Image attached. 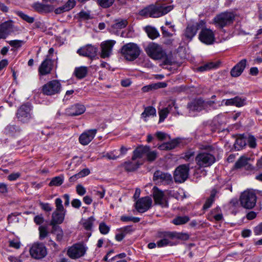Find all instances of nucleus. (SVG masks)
<instances>
[{
	"mask_svg": "<svg viewBox=\"0 0 262 262\" xmlns=\"http://www.w3.org/2000/svg\"><path fill=\"white\" fill-rule=\"evenodd\" d=\"M140 47L135 43H128L121 48V53L124 58L129 61L137 59L141 53Z\"/></svg>",
	"mask_w": 262,
	"mask_h": 262,
	"instance_id": "nucleus-1",
	"label": "nucleus"
},
{
	"mask_svg": "<svg viewBox=\"0 0 262 262\" xmlns=\"http://www.w3.org/2000/svg\"><path fill=\"white\" fill-rule=\"evenodd\" d=\"M239 200L242 207L250 209L255 206L257 196L254 190H247L241 194Z\"/></svg>",
	"mask_w": 262,
	"mask_h": 262,
	"instance_id": "nucleus-2",
	"label": "nucleus"
},
{
	"mask_svg": "<svg viewBox=\"0 0 262 262\" xmlns=\"http://www.w3.org/2000/svg\"><path fill=\"white\" fill-rule=\"evenodd\" d=\"M215 162V157L206 151H201L195 157V162L199 168L209 167Z\"/></svg>",
	"mask_w": 262,
	"mask_h": 262,
	"instance_id": "nucleus-3",
	"label": "nucleus"
},
{
	"mask_svg": "<svg viewBox=\"0 0 262 262\" xmlns=\"http://www.w3.org/2000/svg\"><path fill=\"white\" fill-rule=\"evenodd\" d=\"M235 14L231 12H225L217 15L213 19L215 25L223 28L233 23Z\"/></svg>",
	"mask_w": 262,
	"mask_h": 262,
	"instance_id": "nucleus-4",
	"label": "nucleus"
},
{
	"mask_svg": "<svg viewBox=\"0 0 262 262\" xmlns=\"http://www.w3.org/2000/svg\"><path fill=\"white\" fill-rule=\"evenodd\" d=\"M145 50L148 56L154 59H161L166 56V53L161 46L154 42L148 44Z\"/></svg>",
	"mask_w": 262,
	"mask_h": 262,
	"instance_id": "nucleus-5",
	"label": "nucleus"
},
{
	"mask_svg": "<svg viewBox=\"0 0 262 262\" xmlns=\"http://www.w3.org/2000/svg\"><path fill=\"white\" fill-rule=\"evenodd\" d=\"M156 237L160 239L157 242V246L159 248L172 245L171 240L174 239L173 232L159 231H158Z\"/></svg>",
	"mask_w": 262,
	"mask_h": 262,
	"instance_id": "nucleus-6",
	"label": "nucleus"
},
{
	"mask_svg": "<svg viewBox=\"0 0 262 262\" xmlns=\"http://www.w3.org/2000/svg\"><path fill=\"white\" fill-rule=\"evenodd\" d=\"M61 89V84L59 80H51L42 88V92L48 96H52L60 93Z\"/></svg>",
	"mask_w": 262,
	"mask_h": 262,
	"instance_id": "nucleus-7",
	"label": "nucleus"
},
{
	"mask_svg": "<svg viewBox=\"0 0 262 262\" xmlns=\"http://www.w3.org/2000/svg\"><path fill=\"white\" fill-rule=\"evenodd\" d=\"M189 165L182 164L179 166L175 170L173 178L176 183H183L188 177Z\"/></svg>",
	"mask_w": 262,
	"mask_h": 262,
	"instance_id": "nucleus-8",
	"label": "nucleus"
},
{
	"mask_svg": "<svg viewBox=\"0 0 262 262\" xmlns=\"http://www.w3.org/2000/svg\"><path fill=\"white\" fill-rule=\"evenodd\" d=\"M86 250L82 243H77L68 249L67 254L72 259H77L84 255Z\"/></svg>",
	"mask_w": 262,
	"mask_h": 262,
	"instance_id": "nucleus-9",
	"label": "nucleus"
},
{
	"mask_svg": "<svg viewBox=\"0 0 262 262\" xmlns=\"http://www.w3.org/2000/svg\"><path fill=\"white\" fill-rule=\"evenodd\" d=\"M150 6V17H159L165 15L173 9L172 6L165 4H158Z\"/></svg>",
	"mask_w": 262,
	"mask_h": 262,
	"instance_id": "nucleus-10",
	"label": "nucleus"
},
{
	"mask_svg": "<svg viewBox=\"0 0 262 262\" xmlns=\"http://www.w3.org/2000/svg\"><path fill=\"white\" fill-rule=\"evenodd\" d=\"M153 180L156 183H162L164 185H168L172 183L171 175L169 173L164 172L160 170H157L155 172Z\"/></svg>",
	"mask_w": 262,
	"mask_h": 262,
	"instance_id": "nucleus-11",
	"label": "nucleus"
},
{
	"mask_svg": "<svg viewBox=\"0 0 262 262\" xmlns=\"http://www.w3.org/2000/svg\"><path fill=\"white\" fill-rule=\"evenodd\" d=\"M152 196L156 204L161 205L163 207L168 206L167 198L164 192L157 187L153 188Z\"/></svg>",
	"mask_w": 262,
	"mask_h": 262,
	"instance_id": "nucleus-12",
	"label": "nucleus"
},
{
	"mask_svg": "<svg viewBox=\"0 0 262 262\" xmlns=\"http://www.w3.org/2000/svg\"><path fill=\"white\" fill-rule=\"evenodd\" d=\"M30 253L34 258L40 259L47 255V250L43 244H34L30 248Z\"/></svg>",
	"mask_w": 262,
	"mask_h": 262,
	"instance_id": "nucleus-13",
	"label": "nucleus"
},
{
	"mask_svg": "<svg viewBox=\"0 0 262 262\" xmlns=\"http://www.w3.org/2000/svg\"><path fill=\"white\" fill-rule=\"evenodd\" d=\"M31 108L30 105H22L17 111V118L21 122H28L31 118Z\"/></svg>",
	"mask_w": 262,
	"mask_h": 262,
	"instance_id": "nucleus-14",
	"label": "nucleus"
},
{
	"mask_svg": "<svg viewBox=\"0 0 262 262\" xmlns=\"http://www.w3.org/2000/svg\"><path fill=\"white\" fill-rule=\"evenodd\" d=\"M199 39L206 45H211L215 40L214 34L210 29H204L199 34Z\"/></svg>",
	"mask_w": 262,
	"mask_h": 262,
	"instance_id": "nucleus-15",
	"label": "nucleus"
},
{
	"mask_svg": "<svg viewBox=\"0 0 262 262\" xmlns=\"http://www.w3.org/2000/svg\"><path fill=\"white\" fill-rule=\"evenodd\" d=\"M115 43L116 41L113 40H108L101 42L100 57L102 58L110 57Z\"/></svg>",
	"mask_w": 262,
	"mask_h": 262,
	"instance_id": "nucleus-16",
	"label": "nucleus"
},
{
	"mask_svg": "<svg viewBox=\"0 0 262 262\" xmlns=\"http://www.w3.org/2000/svg\"><path fill=\"white\" fill-rule=\"evenodd\" d=\"M152 200L149 196L142 198L139 199L136 203V208L139 212H144L151 207Z\"/></svg>",
	"mask_w": 262,
	"mask_h": 262,
	"instance_id": "nucleus-17",
	"label": "nucleus"
},
{
	"mask_svg": "<svg viewBox=\"0 0 262 262\" xmlns=\"http://www.w3.org/2000/svg\"><path fill=\"white\" fill-rule=\"evenodd\" d=\"M14 26L12 21H6L0 25V39L6 38L9 34L13 32Z\"/></svg>",
	"mask_w": 262,
	"mask_h": 262,
	"instance_id": "nucleus-18",
	"label": "nucleus"
},
{
	"mask_svg": "<svg viewBox=\"0 0 262 262\" xmlns=\"http://www.w3.org/2000/svg\"><path fill=\"white\" fill-rule=\"evenodd\" d=\"M77 52L81 56L92 58L96 56L97 48L91 45H88L78 49Z\"/></svg>",
	"mask_w": 262,
	"mask_h": 262,
	"instance_id": "nucleus-19",
	"label": "nucleus"
},
{
	"mask_svg": "<svg viewBox=\"0 0 262 262\" xmlns=\"http://www.w3.org/2000/svg\"><path fill=\"white\" fill-rule=\"evenodd\" d=\"M97 132L96 129H89L84 132L79 136V142L83 145H88L94 139Z\"/></svg>",
	"mask_w": 262,
	"mask_h": 262,
	"instance_id": "nucleus-20",
	"label": "nucleus"
},
{
	"mask_svg": "<svg viewBox=\"0 0 262 262\" xmlns=\"http://www.w3.org/2000/svg\"><path fill=\"white\" fill-rule=\"evenodd\" d=\"M206 103L201 99L194 100L187 105L189 113L195 112H200L205 108Z\"/></svg>",
	"mask_w": 262,
	"mask_h": 262,
	"instance_id": "nucleus-21",
	"label": "nucleus"
},
{
	"mask_svg": "<svg viewBox=\"0 0 262 262\" xmlns=\"http://www.w3.org/2000/svg\"><path fill=\"white\" fill-rule=\"evenodd\" d=\"M85 111V106L81 104H75L66 110V113L68 115L74 116L82 114Z\"/></svg>",
	"mask_w": 262,
	"mask_h": 262,
	"instance_id": "nucleus-22",
	"label": "nucleus"
},
{
	"mask_svg": "<svg viewBox=\"0 0 262 262\" xmlns=\"http://www.w3.org/2000/svg\"><path fill=\"white\" fill-rule=\"evenodd\" d=\"M52 69V61L48 58L42 62L38 68V72L40 75H46L51 73Z\"/></svg>",
	"mask_w": 262,
	"mask_h": 262,
	"instance_id": "nucleus-23",
	"label": "nucleus"
},
{
	"mask_svg": "<svg viewBox=\"0 0 262 262\" xmlns=\"http://www.w3.org/2000/svg\"><path fill=\"white\" fill-rule=\"evenodd\" d=\"M247 60L242 59L238 62L231 70L230 74L232 77H236L241 75L246 66Z\"/></svg>",
	"mask_w": 262,
	"mask_h": 262,
	"instance_id": "nucleus-24",
	"label": "nucleus"
},
{
	"mask_svg": "<svg viewBox=\"0 0 262 262\" xmlns=\"http://www.w3.org/2000/svg\"><path fill=\"white\" fill-rule=\"evenodd\" d=\"M199 27L198 23L189 24L185 30V36L189 40H191L195 35Z\"/></svg>",
	"mask_w": 262,
	"mask_h": 262,
	"instance_id": "nucleus-25",
	"label": "nucleus"
},
{
	"mask_svg": "<svg viewBox=\"0 0 262 262\" xmlns=\"http://www.w3.org/2000/svg\"><path fill=\"white\" fill-rule=\"evenodd\" d=\"M148 146H138L133 151L132 160L133 161H135L137 159L142 158L144 156H146V152H148Z\"/></svg>",
	"mask_w": 262,
	"mask_h": 262,
	"instance_id": "nucleus-26",
	"label": "nucleus"
},
{
	"mask_svg": "<svg viewBox=\"0 0 262 262\" xmlns=\"http://www.w3.org/2000/svg\"><path fill=\"white\" fill-rule=\"evenodd\" d=\"M33 8L39 13H49L53 10V7L52 6L39 3L33 4Z\"/></svg>",
	"mask_w": 262,
	"mask_h": 262,
	"instance_id": "nucleus-27",
	"label": "nucleus"
},
{
	"mask_svg": "<svg viewBox=\"0 0 262 262\" xmlns=\"http://www.w3.org/2000/svg\"><path fill=\"white\" fill-rule=\"evenodd\" d=\"M65 213L58 211H54L52 215V220L50 224L55 225L61 224L64 219Z\"/></svg>",
	"mask_w": 262,
	"mask_h": 262,
	"instance_id": "nucleus-28",
	"label": "nucleus"
},
{
	"mask_svg": "<svg viewBox=\"0 0 262 262\" xmlns=\"http://www.w3.org/2000/svg\"><path fill=\"white\" fill-rule=\"evenodd\" d=\"M141 164L142 163L140 162L139 161H133L132 159L131 161L124 162L122 164V167L127 171H132L136 170Z\"/></svg>",
	"mask_w": 262,
	"mask_h": 262,
	"instance_id": "nucleus-29",
	"label": "nucleus"
},
{
	"mask_svg": "<svg viewBox=\"0 0 262 262\" xmlns=\"http://www.w3.org/2000/svg\"><path fill=\"white\" fill-rule=\"evenodd\" d=\"M88 73V68L86 67L81 66L75 69L74 75L78 79H81L85 77Z\"/></svg>",
	"mask_w": 262,
	"mask_h": 262,
	"instance_id": "nucleus-30",
	"label": "nucleus"
},
{
	"mask_svg": "<svg viewBox=\"0 0 262 262\" xmlns=\"http://www.w3.org/2000/svg\"><path fill=\"white\" fill-rule=\"evenodd\" d=\"M178 144V141L174 139L170 142L162 144L158 146V148L160 150H171L177 147Z\"/></svg>",
	"mask_w": 262,
	"mask_h": 262,
	"instance_id": "nucleus-31",
	"label": "nucleus"
},
{
	"mask_svg": "<svg viewBox=\"0 0 262 262\" xmlns=\"http://www.w3.org/2000/svg\"><path fill=\"white\" fill-rule=\"evenodd\" d=\"M156 110L152 106H147L144 109V112L141 114V116L145 121H147V118L150 116L156 115Z\"/></svg>",
	"mask_w": 262,
	"mask_h": 262,
	"instance_id": "nucleus-32",
	"label": "nucleus"
},
{
	"mask_svg": "<svg viewBox=\"0 0 262 262\" xmlns=\"http://www.w3.org/2000/svg\"><path fill=\"white\" fill-rule=\"evenodd\" d=\"M95 221V218L93 216H91L87 219L81 220V224L84 229L87 231H91Z\"/></svg>",
	"mask_w": 262,
	"mask_h": 262,
	"instance_id": "nucleus-33",
	"label": "nucleus"
},
{
	"mask_svg": "<svg viewBox=\"0 0 262 262\" xmlns=\"http://www.w3.org/2000/svg\"><path fill=\"white\" fill-rule=\"evenodd\" d=\"M189 220L188 216H177L172 220V223L175 225H182L187 223Z\"/></svg>",
	"mask_w": 262,
	"mask_h": 262,
	"instance_id": "nucleus-34",
	"label": "nucleus"
},
{
	"mask_svg": "<svg viewBox=\"0 0 262 262\" xmlns=\"http://www.w3.org/2000/svg\"><path fill=\"white\" fill-rule=\"evenodd\" d=\"M216 194V190L215 189H213L211 191V194L210 196L207 199L205 202V203L204 204L203 208L204 210H206L210 208L212 203L214 201L215 196Z\"/></svg>",
	"mask_w": 262,
	"mask_h": 262,
	"instance_id": "nucleus-35",
	"label": "nucleus"
},
{
	"mask_svg": "<svg viewBox=\"0 0 262 262\" xmlns=\"http://www.w3.org/2000/svg\"><path fill=\"white\" fill-rule=\"evenodd\" d=\"M174 105V102H173L171 103V104H169L168 107L159 111V122H162L165 120L170 112V109L171 108V106Z\"/></svg>",
	"mask_w": 262,
	"mask_h": 262,
	"instance_id": "nucleus-36",
	"label": "nucleus"
},
{
	"mask_svg": "<svg viewBox=\"0 0 262 262\" xmlns=\"http://www.w3.org/2000/svg\"><path fill=\"white\" fill-rule=\"evenodd\" d=\"M145 30L148 36L152 39L156 38L159 35L158 31L155 28L151 26H147Z\"/></svg>",
	"mask_w": 262,
	"mask_h": 262,
	"instance_id": "nucleus-37",
	"label": "nucleus"
},
{
	"mask_svg": "<svg viewBox=\"0 0 262 262\" xmlns=\"http://www.w3.org/2000/svg\"><path fill=\"white\" fill-rule=\"evenodd\" d=\"M246 145V139L244 137H239L236 139L234 143V148L236 150L242 149Z\"/></svg>",
	"mask_w": 262,
	"mask_h": 262,
	"instance_id": "nucleus-38",
	"label": "nucleus"
},
{
	"mask_svg": "<svg viewBox=\"0 0 262 262\" xmlns=\"http://www.w3.org/2000/svg\"><path fill=\"white\" fill-rule=\"evenodd\" d=\"M249 158L243 156L236 162L234 165L235 168H241L248 164Z\"/></svg>",
	"mask_w": 262,
	"mask_h": 262,
	"instance_id": "nucleus-39",
	"label": "nucleus"
},
{
	"mask_svg": "<svg viewBox=\"0 0 262 262\" xmlns=\"http://www.w3.org/2000/svg\"><path fill=\"white\" fill-rule=\"evenodd\" d=\"M15 12L21 19L29 24H32L34 21V18L33 17H31L27 14H25L22 11H16Z\"/></svg>",
	"mask_w": 262,
	"mask_h": 262,
	"instance_id": "nucleus-40",
	"label": "nucleus"
},
{
	"mask_svg": "<svg viewBox=\"0 0 262 262\" xmlns=\"http://www.w3.org/2000/svg\"><path fill=\"white\" fill-rule=\"evenodd\" d=\"M128 23L126 19L117 20L113 25L112 28L114 29H121L127 26Z\"/></svg>",
	"mask_w": 262,
	"mask_h": 262,
	"instance_id": "nucleus-41",
	"label": "nucleus"
},
{
	"mask_svg": "<svg viewBox=\"0 0 262 262\" xmlns=\"http://www.w3.org/2000/svg\"><path fill=\"white\" fill-rule=\"evenodd\" d=\"M217 65L213 62H210L198 68V71L203 72L210 70L217 67Z\"/></svg>",
	"mask_w": 262,
	"mask_h": 262,
	"instance_id": "nucleus-42",
	"label": "nucleus"
},
{
	"mask_svg": "<svg viewBox=\"0 0 262 262\" xmlns=\"http://www.w3.org/2000/svg\"><path fill=\"white\" fill-rule=\"evenodd\" d=\"M148 150L146 154L147 160L149 162L154 161L157 157V152L155 150H151L149 146Z\"/></svg>",
	"mask_w": 262,
	"mask_h": 262,
	"instance_id": "nucleus-43",
	"label": "nucleus"
},
{
	"mask_svg": "<svg viewBox=\"0 0 262 262\" xmlns=\"http://www.w3.org/2000/svg\"><path fill=\"white\" fill-rule=\"evenodd\" d=\"M56 210L55 211L66 212V210L62 205V201L60 198H57L55 201Z\"/></svg>",
	"mask_w": 262,
	"mask_h": 262,
	"instance_id": "nucleus-44",
	"label": "nucleus"
},
{
	"mask_svg": "<svg viewBox=\"0 0 262 262\" xmlns=\"http://www.w3.org/2000/svg\"><path fill=\"white\" fill-rule=\"evenodd\" d=\"M63 180L61 177H56L53 178L49 183V186H58L61 185L63 183Z\"/></svg>",
	"mask_w": 262,
	"mask_h": 262,
	"instance_id": "nucleus-45",
	"label": "nucleus"
},
{
	"mask_svg": "<svg viewBox=\"0 0 262 262\" xmlns=\"http://www.w3.org/2000/svg\"><path fill=\"white\" fill-rule=\"evenodd\" d=\"M99 6L104 8L111 7L114 2V0H97Z\"/></svg>",
	"mask_w": 262,
	"mask_h": 262,
	"instance_id": "nucleus-46",
	"label": "nucleus"
},
{
	"mask_svg": "<svg viewBox=\"0 0 262 262\" xmlns=\"http://www.w3.org/2000/svg\"><path fill=\"white\" fill-rule=\"evenodd\" d=\"M246 104V99L238 96L234 98V105L237 107H241Z\"/></svg>",
	"mask_w": 262,
	"mask_h": 262,
	"instance_id": "nucleus-47",
	"label": "nucleus"
},
{
	"mask_svg": "<svg viewBox=\"0 0 262 262\" xmlns=\"http://www.w3.org/2000/svg\"><path fill=\"white\" fill-rule=\"evenodd\" d=\"M246 139V143L247 142L248 145L250 148H254L256 146V139L253 136L249 135Z\"/></svg>",
	"mask_w": 262,
	"mask_h": 262,
	"instance_id": "nucleus-48",
	"label": "nucleus"
},
{
	"mask_svg": "<svg viewBox=\"0 0 262 262\" xmlns=\"http://www.w3.org/2000/svg\"><path fill=\"white\" fill-rule=\"evenodd\" d=\"M176 238L186 241L189 238V235L187 233L173 232V239Z\"/></svg>",
	"mask_w": 262,
	"mask_h": 262,
	"instance_id": "nucleus-49",
	"label": "nucleus"
},
{
	"mask_svg": "<svg viewBox=\"0 0 262 262\" xmlns=\"http://www.w3.org/2000/svg\"><path fill=\"white\" fill-rule=\"evenodd\" d=\"M99 229L101 233L103 234H107L110 230V228L104 223L100 224Z\"/></svg>",
	"mask_w": 262,
	"mask_h": 262,
	"instance_id": "nucleus-50",
	"label": "nucleus"
},
{
	"mask_svg": "<svg viewBox=\"0 0 262 262\" xmlns=\"http://www.w3.org/2000/svg\"><path fill=\"white\" fill-rule=\"evenodd\" d=\"M76 192L78 194L82 196L86 193L85 188L81 184H78L76 187Z\"/></svg>",
	"mask_w": 262,
	"mask_h": 262,
	"instance_id": "nucleus-51",
	"label": "nucleus"
},
{
	"mask_svg": "<svg viewBox=\"0 0 262 262\" xmlns=\"http://www.w3.org/2000/svg\"><path fill=\"white\" fill-rule=\"evenodd\" d=\"M139 14L143 16L150 17V6L145 8L140 11Z\"/></svg>",
	"mask_w": 262,
	"mask_h": 262,
	"instance_id": "nucleus-52",
	"label": "nucleus"
},
{
	"mask_svg": "<svg viewBox=\"0 0 262 262\" xmlns=\"http://www.w3.org/2000/svg\"><path fill=\"white\" fill-rule=\"evenodd\" d=\"M39 235L40 238H44L47 236L48 232L47 230L46 227L43 226H40L39 228Z\"/></svg>",
	"mask_w": 262,
	"mask_h": 262,
	"instance_id": "nucleus-53",
	"label": "nucleus"
},
{
	"mask_svg": "<svg viewBox=\"0 0 262 262\" xmlns=\"http://www.w3.org/2000/svg\"><path fill=\"white\" fill-rule=\"evenodd\" d=\"M223 214L221 211L220 212L217 213L216 214H214V215L212 217H211V216H208L207 219L208 220H209L210 221H212L213 219H214L216 221H220L222 220L223 219Z\"/></svg>",
	"mask_w": 262,
	"mask_h": 262,
	"instance_id": "nucleus-54",
	"label": "nucleus"
},
{
	"mask_svg": "<svg viewBox=\"0 0 262 262\" xmlns=\"http://www.w3.org/2000/svg\"><path fill=\"white\" fill-rule=\"evenodd\" d=\"M8 43L12 47L19 48L21 46L23 41L20 40H14L9 41Z\"/></svg>",
	"mask_w": 262,
	"mask_h": 262,
	"instance_id": "nucleus-55",
	"label": "nucleus"
},
{
	"mask_svg": "<svg viewBox=\"0 0 262 262\" xmlns=\"http://www.w3.org/2000/svg\"><path fill=\"white\" fill-rule=\"evenodd\" d=\"M120 231L126 235L127 234L131 233L133 231V229L131 226H127L121 228Z\"/></svg>",
	"mask_w": 262,
	"mask_h": 262,
	"instance_id": "nucleus-56",
	"label": "nucleus"
},
{
	"mask_svg": "<svg viewBox=\"0 0 262 262\" xmlns=\"http://www.w3.org/2000/svg\"><path fill=\"white\" fill-rule=\"evenodd\" d=\"M71 205L74 208L78 209L81 206V202L79 200L75 199L72 201Z\"/></svg>",
	"mask_w": 262,
	"mask_h": 262,
	"instance_id": "nucleus-57",
	"label": "nucleus"
},
{
	"mask_svg": "<svg viewBox=\"0 0 262 262\" xmlns=\"http://www.w3.org/2000/svg\"><path fill=\"white\" fill-rule=\"evenodd\" d=\"M9 246L11 247H13L16 249H18L20 248V243L19 242L17 241H9Z\"/></svg>",
	"mask_w": 262,
	"mask_h": 262,
	"instance_id": "nucleus-58",
	"label": "nucleus"
},
{
	"mask_svg": "<svg viewBox=\"0 0 262 262\" xmlns=\"http://www.w3.org/2000/svg\"><path fill=\"white\" fill-rule=\"evenodd\" d=\"M254 233L256 235L262 234V223L259 224L254 228Z\"/></svg>",
	"mask_w": 262,
	"mask_h": 262,
	"instance_id": "nucleus-59",
	"label": "nucleus"
},
{
	"mask_svg": "<svg viewBox=\"0 0 262 262\" xmlns=\"http://www.w3.org/2000/svg\"><path fill=\"white\" fill-rule=\"evenodd\" d=\"M64 5L68 11H69L75 6V0H69Z\"/></svg>",
	"mask_w": 262,
	"mask_h": 262,
	"instance_id": "nucleus-60",
	"label": "nucleus"
},
{
	"mask_svg": "<svg viewBox=\"0 0 262 262\" xmlns=\"http://www.w3.org/2000/svg\"><path fill=\"white\" fill-rule=\"evenodd\" d=\"M39 205L41 208L46 211H51L52 210V207L49 203H43L40 202Z\"/></svg>",
	"mask_w": 262,
	"mask_h": 262,
	"instance_id": "nucleus-61",
	"label": "nucleus"
},
{
	"mask_svg": "<svg viewBox=\"0 0 262 262\" xmlns=\"http://www.w3.org/2000/svg\"><path fill=\"white\" fill-rule=\"evenodd\" d=\"M68 11L67 9L66 8L65 5L60 7L59 8H56L54 10V12L57 14H61L64 12Z\"/></svg>",
	"mask_w": 262,
	"mask_h": 262,
	"instance_id": "nucleus-62",
	"label": "nucleus"
},
{
	"mask_svg": "<svg viewBox=\"0 0 262 262\" xmlns=\"http://www.w3.org/2000/svg\"><path fill=\"white\" fill-rule=\"evenodd\" d=\"M20 175L19 172L13 173L8 176V179L11 181H15L20 177Z\"/></svg>",
	"mask_w": 262,
	"mask_h": 262,
	"instance_id": "nucleus-63",
	"label": "nucleus"
},
{
	"mask_svg": "<svg viewBox=\"0 0 262 262\" xmlns=\"http://www.w3.org/2000/svg\"><path fill=\"white\" fill-rule=\"evenodd\" d=\"M90 170L88 168H84L80 171L78 174L79 178L88 176L90 173Z\"/></svg>",
	"mask_w": 262,
	"mask_h": 262,
	"instance_id": "nucleus-64",
	"label": "nucleus"
}]
</instances>
